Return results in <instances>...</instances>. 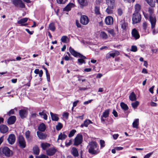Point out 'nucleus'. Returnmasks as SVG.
Returning a JSON list of instances; mask_svg holds the SVG:
<instances>
[{"label": "nucleus", "instance_id": "nucleus-54", "mask_svg": "<svg viewBox=\"0 0 158 158\" xmlns=\"http://www.w3.org/2000/svg\"><path fill=\"white\" fill-rule=\"evenodd\" d=\"M36 158H49L45 155L42 154L36 157Z\"/></svg>", "mask_w": 158, "mask_h": 158}, {"label": "nucleus", "instance_id": "nucleus-31", "mask_svg": "<svg viewBox=\"0 0 158 158\" xmlns=\"http://www.w3.org/2000/svg\"><path fill=\"white\" fill-rule=\"evenodd\" d=\"M45 110H43L42 112H40L39 113V114L41 117H43L44 120H46L48 118V116L45 113Z\"/></svg>", "mask_w": 158, "mask_h": 158}, {"label": "nucleus", "instance_id": "nucleus-7", "mask_svg": "<svg viewBox=\"0 0 158 158\" xmlns=\"http://www.w3.org/2000/svg\"><path fill=\"white\" fill-rule=\"evenodd\" d=\"M119 52L117 50H114L111 51L106 54V59H108L111 57L114 58L115 56L119 55Z\"/></svg>", "mask_w": 158, "mask_h": 158}, {"label": "nucleus", "instance_id": "nucleus-44", "mask_svg": "<svg viewBox=\"0 0 158 158\" xmlns=\"http://www.w3.org/2000/svg\"><path fill=\"white\" fill-rule=\"evenodd\" d=\"M148 23H147L146 22H144L142 24V27L143 29V31L145 32H147V27L148 26Z\"/></svg>", "mask_w": 158, "mask_h": 158}, {"label": "nucleus", "instance_id": "nucleus-39", "mask_svg": "<svg viewBox=\"0 0 158 158\" xmlns=\"http://www.w3.org/2000/svg\"><path fill=\"white\" fill-rule=\"evenodd\" d=\"M26 138L27 141H30L31 139L30 138V132L29 130L26 131L25 133Z\"/></svg>", "mask_w": 158, "mask_h": 158}, {"label": "nucleus", "instance_id": "nucleus-20", "mask_svg": "<svg viewBox=\"0 0 158 158\" xmlns=\"http://www.w3.org/2000/svg\"><path fill=\"white\" fill-rule=\"evenodd\" d=\"M114 6H108V7L106 10V12L108 14H111L113 13V9Z\"/></svg>", "mask_w": 158, "mask_h": 158}, {"label": "nucleus", "instance_id": "nucleus-61", "mask_svg": "<svg viewBox=\"0 0 158 158\" xmlns=\"http://www.w3.org/2000/svg\"><path fill=\"white\" fill-rule=\"evenodd\" d=\"M112 114L114 117H117L118 116V114L117 112L114 109L113 110Z\"/></svg>", "mask_w": 158, "mask_h": 158}, {"label": "nucleus", "instance_id": "nucleus-45", "mask_svg": "<svg viewBox=\"0 0 158 158\" xmlns=\"http://www.w3.org/2000/svg\"><path fill=\"white\" fill-rule=\"evenodd\" d=\"M94 12L97 15H99L100 14V7L98 6H96L94 9Z\"/></svg>", "mask_w": 158, "mask_h": 158}, {"label": "nucleus", "instance_id": "nucleus-13", "mask_svg": "<svg viewBox=\"0 0 158 158\" xmlns=\"http://www.w3.org/2000/svg\"><path fill=\"white\" fill-rule=\"evenodd\" d=\"M121 28L123 30H126L128 28V23L124 20H122L120 22Z\"/></svg>", "mask_w": 158, "mask_h": 158}, {"label": "nucleus", "instance_id": "nucleus-12", "mask_svg": "<svg viewBox=\"0 0 158 158\" xmlns=\"http://www.w3.org/2000/svg\"><path fill=\"white\" fill-rule=\"evenodd\" d=\"M131 34L132 37L135 40L139 39L140 37V35L139 32L135 28L132 30Z\"/></svg>", "mask_w": 158, "mask_h": 158}, {"label": "nucleus", "instance_id": "nucleus-4", "mask_svg": "<svg viewBox=\"0 0 158 158\" xmlns=\"http://www.w3.org/2000/svg\"><path fill=\"white\" fill-rule=\"evenodd\" d=\"M141 20V16L139 13H134L132 15V23L134 24L140 22Z\"/></svg>", "mask_w": 158, "mask_h": 158}, {"label": "nucleus", "instance_id": "nucleus-34", "mask_svg": "<svg viewBox=\"0 0 158 158\" xmlns=\"http://www.w3.org/2000/svg\"><path fill=\"white\" fill-rule=\"evenodd\" d=\"M46 129V126L44 123H41L38 127L39 130L41 131H44Z\"/></svg>", "mask_w": 158, "mask_h": 158}, {"label": "nucleus", "instance_id": "nucleus-16", "mask_svg": "<svg viewBox=\"0 0 158 158\" xmlns=\"http://www.w3.org/2000/svg\"><path fill=\"white\" fill-rule=\"evenodd\" d=\"M16 120V117L15 116H10L8 119L7 122L8 124H13L15 123Z\"/></svg>", "mask_w": 158, "mask_h": 158}, {"label": "nucleus", "instance_id": "nucleus-53", "mask_svg": "<svg viewBox=\"0 0 158 158\" xmlns=\"http://www.w3.org/2000/svg\"><path fill=\"white\" fill-rule=\"evenodd\" d=\"M72 140L71 139H70L69 141V142L67 143V141L65 142V145L66 147H69V146H70L72 144Z\"/></svg>", "mask_w": 158, "mask_h": 158}, {"label": "nucleus", "instance_id": "nucleus-30", "mask_svg": "<svg viewBox=\"0 0 158 158\" xmlns=\"http://www.w3.org/2000/svg\"><path fill=\"white\" fill-rule=\"evenodd\" d=\"M120 105L122 109H123L124 111L127 110L128 109V107L127 105L123 102L120 103Z\"/></svg>", "mask_w": 158, "mask_h": 158}, {"label": "nucleus", "instance_id": "nucleus-10", "mask_svg": "<svg viewBox=\"0 0 158 158\" xmlns=\"http://www.w3.org/2000/svg\"><path fill=\"white\" fill-rule=\"evenodd\" d=\"M89 19L88 17L85 15H81L80 19V23L84 25L88 24L89 22Z\"/></svg>", "mask_w": 158, "mask_h": 158}, {"label": "nucleus", "instance_id": "nucleus-43", "mask_svg": "<svg viewBox=\"0 0 158 158\" xmlns=\"http://www.w3.org/2000/svg\"><path fill=\"white\" fill-rule=\"evenodd\" d=\"M139 104V102L137 101H135V102L131 103V105L132 107L134 108H136Z\"/></svg>", "mask_w": 158, "mask_h": 158}, {"label": "nucleus", "instance_id": "nucleus-58", "mask_svg": "<svg viewBox=\"0 0 158 158\" xmlns=\"http://www.w3.org/2000/svg\"><path fill=\"white\" fill-rule=\"evenodd\" d=\"M153 152H150L148 154H147L146 155H145L144 157V158H149L151 156Z\"/></svg>", "mask_w": 158, "mask_h": 158}, {"label": "nucleus", "instance_id": "nucleus-11", "mask_svg": "<svg viewBox=\"0 0 158 158\" xmlns=\"http://www.w3.org/2000/svg\"><path fill=\"white\" fill-rule=\"evenodd\" d=\"M9 143L11 145L14 144L15 140V137L14 134H10L7 139Z\"/></svg>", "mask_w": 158, "mask_h": 158}, {"label": "nucleus", "instance_id": "nucleus-33", "mask_svg": "<svg viewBox=\"0 0 158 158\" xmlns=\"http://www.w3.org/2000/svg\"><path fill=\"white\" fill-rule=\"evenodd\" d=\"M69 39L66 36H63L61 39V40L62 42L66 44L69 42Z\"/></svg>", "mask_w": 158, "mask_h": 158}, {"label": "nucleus", "instance_id": "nucleus-35", "mask_svg": "<svg viewBox=\"0 0 158 158\" xmlns=\"http://www.w3.org/2000/svg\"><path fill=\"white\" fill-rule=\"evenodd\" d=\"M106 1L108 6H114L115 0H106Z\"/></svg>", "mask_w": 158, "mask_h": 158}, {"label": "nucleus", "instance_id": "nucleus-64", "mask_svg": "<svg viewBox=\"0 0 158 158\" xmlns=\"http://www.w3.org/2000/svg\"><path fill=\"white\" fill-rule=\"evenodd\" d=\"M79 102L78 100H77L76 101L74 102L73 103V107L72 108V109H73V107H75L77 106V103Z\"/></svg>", "mask_w": 158, "mask_h": 158}, {"label": "nucleus", "instance_id": "nucleus-23", "mask_svg": "<svg viewBox=\"0 0 158 158\" xmlns=\"http://www.w3.org/2000/svg\"><path fill=\"white\" fill-rule=\"evenodd\" d=\"M67 137V135L64 134V132H63V133L61 132L58 136L57 141H58L59 140H64Z\"/></svg>", "mask_w": 158, "mask_h": 158}, {"label": "nucleus", "instance_id": "nucleus-26", "mask_svg": "<svg viewBox=\"0 0 158 158\" xmlns=\"http://www.w3.org/2000/svg\"><path fill=\"white\" fill-rule=\"evenodd\" d=\"M28 19V18H23L18 20L17 23L18 24H20V26H21L22 24H23L27 21Z\"/></svg>", "mask_w": 158, "mask_h": 158}, {"label": "nucleus", "instance_id": "nucleus-63", "mask_svg": "<svg viewBox=\"0 0 158 158\" xmlns=\"http://www.w3.org/2000/svg\"><path fill=\"white\" fill-rule=\"evenodd\" d=\"M154 87H155V86L153 85L149 89V91L152 94H153L154 93L153 89H154Z\"/></svg>", "mask_w": 158, "mask_h": 158}, {"label": "nucleus", "instance_id": "nucleus-46", "mask_svg": "<svg viewBox=\"0 0 158 158\" xmlns=\"http://www.w3.org/2000/svg\"><path fill=\"white\" fill-rule=\"evenodd\" d=\"M63 127V125L60 123L59 122L57 125L56 126V128L57 130H60Z\"/></svg>", "mask_w": 158, "mask_h": 158}, {"label": "nucleus", "instance_id": "nucleus-56", "mask_svg": "<svg viewBox=\"0 0 158 158\" xmlns=\"http://www.w3.org/2000/svg\"><path fill=\"white\" fill-rule=\"evenodd\" d=\"M15 113L14 109H11L7 113V115L10 116L11 114H14Z\"/></svg>", "mask_w": 158, "mask_h": 158}, {"label": "nucleus", "instance_id": "nucleus-38", "mask_svg": "<svg viewBox=\"0 0 158 158\" xmlns=\"http://www.w3.org/2000/svg\"><path fill=\"white\" fill-rule=\"evenodd\" d=\"M110 109H108L105 110V111L103 112V114L102 116L104 117L105 118H106L109 116V112H110Z\"/></svg>", "mask_w": 158, "mask_h": 158}, {"label": "nucleus", "instance_id": "nucleus-19", "mask_svg": "<svg viewBox=\"0 0 158 158\" xmlns=\"http://www.w3.org/2000/svg\"><path fill=\"white\" fill-rule=\"evenodd\" d=\"M92 123L93 122L91 120L89 119H87L84 121L83 123L81 125L80 127L81 128H83L84 127H87L89 124Z\"/></svg>", "mask_w": 158, "mask_h": 158}, {"label": "nucleus", "instance_id": "nucleus-28", "mask_svg": "<svg viewBox=\"0 0 158 158\" xmlns=\"http://www.w3.org/2000/svg\"><path fill=\"white\" fill-rule=\"evenodd\" d=\"M139 124V119L136 118L135 119L132 123V126L133 128H138Z\"/></svg>", "mask_w": 158, "mask_h": 158}, {"label": "nucleus", "instance_id": "nucleus-51", "mask_svg": "<svg viewBox=\"0 0 158 158\" xmlns=\"http://www.w3.org/2000/svg\"><path fill=\"white\" fill-rule=\"evenodd\" d=\"M83 77V76L80 75H78L77 77L78 78V81H81L82 82H84L86 81V80L85 79H82L81 78V77Z\"/></svg>", "mask_w": 158, "mask_h": 158}, {"label": "nucleus", "instance_id": "nucleus-29", "mask_svg": "<svg viewBox=\"0 0 158 158\" xmlns=\"http://www.w3.org/2000/svg\"><path fill=\"white\" fill-rule=\"evenodd\" d=\"M129 98L132 101H135L136 99V95L133 92H132L130 95Z\"/></svg>", "mask_w": 158, "mask_h": 158}, {"label": "nucleus", "instance_id": "nucleus-48", "mask_svg": "<svg viewBox=\"0 0 158 158\" xmlns=\"http://www.w3.org/2000/svg\"><path fill=\"white\" fill-rule=\"evenodd\" d=\"M131 51L133 52H136L137 50V48L136 46H132L131 47Z\"/></svg>", "mask_w": 158, "mask_h": 158}, {"label": "nucleus", "instance_id": "nucleus-27", "mask_svg": "<svg viewBox=\"0 0 158 158\" xmlns=\"http://www.w3.org/2000/svg\"><path fill=\"white\" fill-rule=\"evenodd\" d=\"M33 151L34 153L36 155H38L40 152V149L37 146H35L33 148Z\"/></svg>", "mask_w": 158, "mask_h": 158}, {"label": "nucleus", "instance_id": "nucleus-9", "mask_svg": "<svg viewBox=\"0 0 158 158\" xmlns=\"http://www.w3.org/2000/svg\"><path fill=\"white\" fill-rule=\"evenodd\" d=\"M18 141L19 146L21 148H24L26 147V142L24 137L22 135H20L19 136Z\"/></svg>", "mask_w": 158, "mask_h": 158}, {"label": "nucleus", "instance_id": "nucleus-49", "mask_svg": "<svg viewBox=\"0 0 158 158\" xmlns=\"http://www.w3.org/2000/svg\"><path fill=\"white\" fill-rule=\"evenodd\" d=\"M67 1V0H56L58 3L60 4H64Z\"/></svg>", "mask_w": 158, "mask_h": 158}, {"label": "nucleus", "instance_id": "nucleus-8", "mask_svg": "<svg viewBox=\"0 0 158 158\" xmlns=\"http://www.w3.org/2000/svg\"><path fill=\"white\" fill-rule=\"evenodd\" d=\"M83 141V136L81 134L77 135L74 139V145L77 146L82 143Z\"/></svg>", "mask_w": 158, "mask_h": 158}, {"label": "nucleus", "instance_id": "nucleus-3", "mask_svg": "<svg viewBox=\"0 0 158 158\" xmlns=\"http://www.w3.org/2000/svg\"><path fill=\"white\" fill-rule=\"evenodd\" d=\"M89 148L88 150L89 152L92 154H98V152L95 149L97 148V143L96 142L92 141L89 143Z\"/></svg>", "mask_w": 158, "mask_h": 158}, {"label": "nucleus", "instance_id": "nucleus-14", "mask_svg": "<svg viewBox=\"0 0 158 158\" xmlns=\"http://www.w3.org/2000/svg\"><path fill=\"white\" fill-rule=\"evenodd\" d=\"M113 18L112 17L109 16L106 17L105 20V23L107 25H111L113 24Z\"/></svg>", "mask_w": 158, "mask_h": 158}, {"label": "nucleus", "instance_id": "nucleus-55", "mask_svg": "<svg viewBox=\"0 0 158 158\" xmlns=\"http://www.w3.org/2000/svg\"><path fill=\"white\" fill-rule=\"evenodd\" d=\"M69 114L68 112H64L62 115V116L65 118L66 119H68L69 117Z\"/></svg>", "mask_w": 158, "mask_h": 158}, {"label": "nucleus", "instance_id": "nucleus-2", "mask_svg": "<svg viewBox=\"0 0 158 158\" xmlns=\"http://www.w3.org/2000/svg\"><path fill=\"white\" fill-rule=\"evenodd\" d=\"M154 7L150 6L148 9V12L149 15V21L151 24V27L152 28L155 27L156 22V18L154 15Z\"/></svg>", "mask_w": 158, "mask_h": 158}, {"label": "nucleus", "instance_id": "nucleus-50", "mask_svg": "<svg viewBox=\"0 0 158 158\" xmlns=\"http://www.w3.org/2000/svg\"><path fill=\"white\" fill-rule=\"evenodd\" d=\"M100 144L101 146V148H103L105 146V141L103 140H100Z\"/></svg>", "mask_w": 158, "mask_h": 158}, {"label": "nucleus", "instance_id": "nucleus-60", "mask_svg": "<svg viewBox=\"0 0 158 158\" xmlns=\"http://www.w3.org/2000/svg\"><path fill=\"white\" fill-rule=\"evenodd\" d=\"M15 61V59H13L12 58H10L9 59H8L7 60H5V62L6 64H7V62H8L10 61Z\"/></svg>", "mask_w": 158, "mask_h": 158}, {"label": "nucleus", "instance_id": "nucleus-32", "mask_svg": "<svg viewBox=\"0 0 158 158\" xmlns=\"http://www.w3.org/2000/svg\"><path fill=\"white\" fill-rule=\"evenodd\" d=\"M41 146L43 150H45L50 146V144L49 143H42L41 144Z\"/></svg>", "mask_w": 158, "mask_h": 158}, {"label": "nucleus", "instance_id": "nucleus-21", "mask_svg": "<svg viewBox=\"0 0 158 158\" xmlns=\"http://www.w3.org/2000/svg\"><path fill=\"white\" fill-rule=\"evenodd\" d=\"M51 118L52 120L57 121L58 120L59 117L57 114H53L52 112H50Z\"/></svg>", "mask_w": 158, "mask_h": 158}, {"label": "nucleus", "instance_id": "nucleus-37", "mask_svg": "<svg viewBox=\"0 0 158 158\" xmlns=\"http://www.w3.org/2000/svg\"><path fill=\"white\" fill-rule=\"evenodd\" d=\"M148 4L151 6L155 7V4L153 0H145Z\"/></svg>", "mask_w": 158, "mask_h": 158}, {"label": "nucleus", "instance_id": "nucleus-62", "mask_svg": "<svg viewBox=\"0 0 158 158\" xmlns=\"http://www.w3.org/2000/svg\"><path fill=\"white\" fill-rule=\"evenodd\" d=\"M155 27L153 28H151V29L152 30V34L154 35L156 34L158 32L157 30H156L155 29Z\"/></svg>", "mask_w": 158, "mask_h": 158}, {"label": "nucleus", "instance_id": "nucleus-6", "mask_svg": "<svg viewBox=\"0 0 158 158\" xmlns=\"http://www.w3.org/2000/svg\"><path fill=\"white\" fill-rule=\"evenodd\" d=\"M12 3L16 7H19L21 8L25 7V5L22 0H12Z\"/></svg>", "mask_w": 158, "mask_h": 158}, {"label": "nucleus", "instance_id": "nucleus-52", "mask_svg": "<svg viewBox=\"0 0 158 158\" xmlns=\"http://www.w3.org/2000/svg\"><path fill=\"white\" fill-rule=\"evenodd\" d=\"M117 12L118 15L121 16L123 13V10L121 8H118L117 10Z\"/></svg>", "mask_w": 158, "mask_h": 158}, {"label": "nucleus", "instance_id": "nucleus-1", "mask_svg": "<svg viewBox=\"0 0 158 158\" xmlns=\"http://www.w3.org/2000/svg\"><path fill=\"white\" fill-rule=\"evenodd\" d=\"M69 50L72 55L76 57H78L80 58L78 59L77 60V63L79 65H81L83 64H85V61L84 60L86 58V57L79 52H77L74 50L71 47H70Z\"/></svg>", "mask_w": 158, "mask_h": 158}, {"label": "nucleus", "instance_id": "nucleus-15", "mask_svg": "<svg viewBox=\"0 0 158 158\" xmlns=\"http://www.w3.org/2000/svg\"><path fill=\"white\" fill-rule=\"evenodd\" d=\"M56 151V150L54 148H50L46 151L47 154L49 156H53Z\"/></svg>", "mask_w": 158, "mask_h": 158}, {"label": "nucleus", "instance_id": "nucleus-25", "mask_svg": "<svg viewBox=\"0 0 158 158\" xmlns=\"http://www.w3.org/2000/svg\"><path fill=\"white\" fill-rule=\"evenodd\" d=\"M73 3H70L68 4L63 9L64 11H68L70 10L71 8L73 7Z\"/></svg>", "mask_w": 158, "mask_h": 158}, {"label": "nucleus", "instance_id": "nucleus-36", "mask_svg": "<svg viewBox=\"0 0 158 158\" xmlns=\"http://www.w3.org/2000/svg\"><path fill=\"white\" fill-rule=\"evenodd\" d=\"M49 29L51 31H54L55 30L56 27L55 26V24L54 23H51L48 26Z\"/></svg>", "mask_w": 158, "mask_h": 158}, {"label": "nucleus", "instance_id": "nucleus-59", "mask_svg": "<svg viewBox=\"0 0 158 158\" xmlns=\"http://www.w3.org/2000/svg\"><path fill=\"white\" fill-rule=\"evenodd\" d=\"M143 15L144 16L146 19H148L149 20V15H148V14L145 13L144 12H143Z\"/></svg>", "mask_w": 158, "mask_h": 158}, {"label": "nucleus", "instance_id": "nucleus-41", "mask_svg": "<svg viewBox=\"0 0 158 158\" xmlns=\"http://www.w3.org/2000/svg\"><path fill=\"white\" fill-rule=\"evenodd\" d=\"M78 3L81 5V7L86 5V3L85 2V0H77Z\"/></svg>", "mask_w": 158, "mask_h": 158}, {"label": "nucleus", "instance_id": "nucleus-5", "mask_svg": "<svg viewBox=\"0 0 158 158\" xmlns=\"http://www.w3.org/2000/svg\"><path fill=\"white\" fill-rule=\"evenodd\" d=\"M3 155L6 157H9L12 155V151L7 147H4L2 150Z\"/></svg>", "mask_w": 158, "mask_h": 158}, {"label": "nucleus", "instance_id": "nucleus-42", "mask_svg": "<svg viewBox=\"0 0 158 158\" xmlns=\"http://www.w3.org/2000/svg\"><path fill=\"white\" fill-rule=\"evenodd\" d=\"M100 36L102 38L106 39L108 38L107 34L104 31H102L100 34Z\"/></svg>", "mask_w": 158, "mask_h": 158}, {"label": "nucleus", "instance_id": "nucleus-22", "mask_svg": "<svg viewBox=\"0 0 158 158\" xmlns=\"http://www.w3.org/2000/svg\"><path fill=\"white\" fill-rule=\"evenodd\" d=\"M71 153L74 157H77L79 155L78 150L75 148L73 147L72 148Z\"/></svg>", "mask_w": 158, "mask_h": 158}, {"label": "nucleus", "instance_id": "nucleus-57", "mask_svg": "<svg viewBox=\"0 0 158 158\" xmlns=\"http://www.w3.org/2000/svg\"><path fill=\"white\" fill-rule=\"evenodd\" d=\"M46 76L47 81L48 82H50V75L49 73H46Z\"/></svg>", "mask_w": 158, "mask_h": 158}, {"label": "nucleus", "instance_id": "nucleus-17", "mask_svg": "<svg viewBox=\"0 0 158 158\" xmlns=\"http://www.w3.org/2000/svg\"><path fill=\"white\" fill-rule=\"evenodd\" d=\"M8 130L7 127L5 125H1L0 126V131L3 134L6 133Z\"/></svg>", "mask_w": 158, "mask_h": 158}, {"label": "nucleus", "instance_id": "nucleus-24", "mask_svg": "<svg viewBox=\"0 0 158 158\" xmlns=\"http://www.w3.org/2000/svg\"><path fill=\"white\" fill-rule=\"evenodd\" d=\"M37 134L38 137L40 139H44L46 138L45 135L41 132H39L38 131L37 132Z\"/></svg>", "mask_w": 158, "mask_h": 158}, {"label": "nucleus", "instance_id": "nucleus-40", "mask_svg": "<svg viewBox=\"0 0 158 158\" xmlns=\"http://www.w3.org/2000/svg\"><path fill=\"white\" fill-rule=\"evenodd\" d=\"M140 9V5L139 4H136L135 6V11L134 13H139Z\"/></svg>", "mask_w": 158, "mask_h": 158}, {"label": "nucleus", "instance_id": "nucleus-18", "mask_svg": "<svg viewBox=\"0 0 158 158\" xmlns=\"http://www.w3.org/2000/svg\"><path fill=\"white\" fill-rule=\"evenodd\" d=\"M19 114L21 118L23 119L26 117L27 112L25 110H19Z\"/></svg>", "mask_w": 158, "mask_h": 158}, {"label": "nucleus", "instance_id": "nucleus-47", "mask_svg": "<svg viewBox=\"0 0 158 158\" xmlns=\"http://www.w3.org/2000/svg\"><path fill=\"white\" fill-rule=\"evenodd\" d=\"M76 132V131L75 130H74V129L70 131L69 134V135H68L69 137H72L74 135V134Z\"/></svg>", "mask_w": 158, "mask_h": 158}]
</instances>
